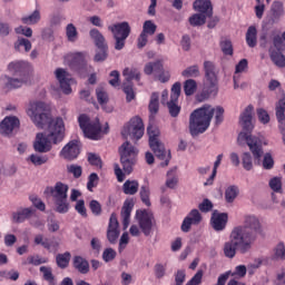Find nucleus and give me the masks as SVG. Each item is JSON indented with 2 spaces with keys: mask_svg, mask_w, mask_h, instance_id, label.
<instances>
[{
  "mask_svg": "<svg viewBox=\"0 0 285 285\" xmlns=\"http://www.w3.org/2000/svg\"><path fill=\"white\" fill-rule=\"evenodd\" d=\"M27 115L40 130H43L47 126L45 132H39L36 136L33 144L36 153H50V150H52V144H61L66 138V124L63 122V118H52L50 105L43 101L30 102Z\"/></svg>",
  "mask_w": 285,
  "mask_h": 285,
  "instance_id": "1",
  "label": "nucleus"
},
{
  "mask_svg": "<svg viewBox=\"0 0 285 285\" xmlns=\"http://www.w3.org/2000/svg\"><path fill=\"white\" fill-rule=\"evenodd\" d=\"M262 223L255 215L245 216L244 225H238L233 228L229 240L225 242L223 246V253L227 259H234L235 255H246L253 244L257 242L259 235H262Z\"/></svg>",
  "mask_w": 285,
  "mask_h": 285,
  "instance_id": "2",
  "label": "nucleus"
},
{
  "mask_svg": "<svg viewBox=\"0 0 285 285\" xmlns=\"http://www.w3.org/2000/svg\"><path fill=\"white\" fill-rule=\"evenodd\" d=\"M214 115L216 124H222V121H224V107L218 106L213 108L210 105H204L195 109L189 117V132L191 137H197L203 135L205 130H208Z\"/></svg>",
  "mask_w": 285,
  "mask_h": 285,
  "instance_id": "3",
  "label": "nucleus"
},
{
  "mask_svg": "<svg viewBox=\"0 0 285 285\" xmlns=\"http://www.w3.org/2000/svg\"><path fill=\"white\" fill-rule=\"evenodd\" d=\"M255 108L253 105H248L245 110L240 114L239 122L243 126V131L239 132L237 141L239 146H244L246 144L253 154L254 159H262V155H264V150L262 149V140L257 136L250 135L253 132V112Z\"/></svg>",
  "mask_w": 285,
  "mask_h": 285,
  "instance_id": "4",
  "label": "nucleus"
},
{
  "mask_svg": "<svg viewBox=\"0 0 285 285\" xmlns=\"http://www.w3.org/2000/svg\"><path fill=\"white\" fill-rule=\"evenodd\" d=\"M29 68L30 65L23 60H16L13 62H10L8 66L10 75L19 78L2 76L0 78V86H2L4 90H14L17 88H21L22 86H26L28 81H30V75H28Z\"/></svg>",
  "mask_w": 285,
  "mask_h": 285,
  "instance_id": "5",
  "label": "nucleus"
},
{
  "mask_svg": "<svg viewBox=\"0 0 285 285\" xmlns=\"http://www.w3.org/2000/svg\"><path fill=\"white\" fill-rule=\"evenodd\" d=\"M120 153V164H114V173L117 177V181L121 184L126 179V175H130L132 173V167L137 164V155L139 151L132 146L129 141H126L119 148Z\"/></svg>",
  "mask_w": 285,
  "mask_h": 285,
  "instance_id": "6",
  "label": "nucleus"
},
{
  "mask_svg": "<svg viewBox=\"0 0 285 285\" xmlns=\"http://www.w3.org/2000/svg\"><path fill=\"white\" fill-rule=\"evenodd\" d=\"M204 72L206 83L204 85L203 91L196 96L199 102L210 99L212 96L217 97V92H219V79L217 78L215 62L206 60L204 62Z\"/></svg>",
  "mask_w": 285,
  "mask_h": 285,
  "instance_id": "7",
  "label": "nucleus"
},
{
  "mask_svg": "<svg viewBox=\"0 0 285 285\" xmlns=\"http://www.w3.org/2000/svg\"><path fill=\"white\" fill-rule=\"evenodd\" d=\"M68 190L70 187L67 184L58 181L53 187H47L45 193L51 195L56 206V213L66 215L70 210V203H68Z\"/></svg>",
  "mask_w": 285,
  "mask_h": 285,
  "instance_id": "8",
  "label": "nucleus"
},
{
  "mask_svg": "<svg viewBox=\"0 0 285 285\" xmlns=\"http://www.w3.org/2000/svg\"><path fill=\"white\" fill-rule=\"evenodd\" d=\"M79 127L82 130L85 137L87 139H92L94 141H99L104 135H108V125H106L105 129H101V124L99 122V118L95 120L90 119L88 115L82 114L78 117Z\"/></svg>",
  "mask_w": 285,
  "mask_h": 285,
  "instance_id": "9",
  "label": "nucleus"
},
{
  "mask_svg": "<svg viewBox=\"0 0 285 285\" xmlns=\"http://www.w3.org/2000/svg\"><path fill=\"white\" fill-rule=\"evenodd\" d=\"M147 134L149 136V146L151 150L156 157L163 161L160 166H163V168L168 166V164H170V151H166V147L159 141V128L149 125Z\"/></svg>",
  "mask_w": 285,
  "mask_h": 285,
  "instance_id": "10",
  "label": "nucleus"
},
{
  "mask_svg": "<svg viewBox=\"0 0 285 285\" xmlns=\"http://www.w3.org/2000/svg\"><path fill=\"white\" fill-rule=\"evenodd\" d=\"M115 39V50H124L126 47V39L130 37V24L126 21L118 22L108 27Z\"/></svg>",
  "mask_w": 285,
  "mask_h": 285,
  "instance_id": "11",
  "label": "nucleus"
},
{
  "mask_svg": "<svg viewBox=\"0 0 285 285\" xmlns=\"http://www.w3.org/2000/svg\"><path fill=\"white\" fill-rule=\"evenodd\" d=\"M136 219L144 236L150 237V235H153V228H155V225L157 224L153 212L146 209H138L136 212Z\"/></svg>",
  "mask_w": 285,
  "mask_h": 285,
  "instance_id": "12",
  "label": "nucleus"
},
{
  "mask_svg": "<svg viewBox=\"0 0 285 285\" xmlns=\"http://www.w3.org/2000/svg\"><path fill=\"white\" fill-rule=\"evenodd\" d=\"M122 77H125V82L122 83V90L126 95L128 102L135 99V90L132 89V80L139 81L141 79V73L137 68H125L122 71Z\"/></svg>",
  "mask_w": 285,
  "mask_h": 285,
  "instance_id": "13",
  "label": "nucleus"
},
{
  "mask_svg": "<svg viewBox=\"0 0 285 285\" xmlns=\"http://www.w3.org/2000/svg\"><path fill=\"white\" fill-rule=\"evenodd\" d=\"M144 120H141L140 117L135 116L124 127L121 135L122 137H125V139H128V137H130L131 139L139 141V139L144 137Z\"/></svg>",
  "mask_w": 285,
  "mask_h": 285,
  "instance_id": "14",
  "label": "nucleus"
},
{
  "mask_svg": "<svg viewBox=\"0 0 285 285\" xmlns=\"http://www.w3.org/2000/svg\"><path fill=\"white\" fill-rule=\"evenodd\" d=\"M89 35L99 49L95 55L94 61H96V63L106 61V59H108V45H106V38H104V35H101L98 29H91Z\"/></svg>",
  "mask_w": 285,
  "mask_h": 285,
  "instance_id": "15",
  "label": "nucleus"
},
{
  "mask_svg": "<svg viewBox=\"0 0 285 285\" xmlns=\"http://www.w3.org/2000/svg\"><path fill=\"white\" fill-rule=\"evenodd\" d=\"M144 72L145 75H153L154 72L161 83L170 81V72L164 70V63L160 60L145 65Z\"/></svg>",
  "mask_w": 285,
  "mask_h": 285,
  "instance_id": "16",
  "label": "nucleus"
},
{
  "mask_svg": "<svg viewBox=\"0 0 285 285\" xmlns=\"http://www.w3.org/2000/svg\"><path fill=\"white\" fill-rule=\"evenodd\" d=\"M181 95V82H175L171 87L170 100L166 102L171 117H178L181 112L179 107V96Z\"/></svg>",
  "mask_w": 285,
  "mask_h": 285,
  "instance_id": "17",
  "label": "nucleus"
},
{
  "mask_svg": "<svg viewBox=\"0 0 285 285\" xmlns=\"http://www.w3.org/2000/svg\"><path fill=\"white\" fill-rule=\"evenodd\" d=\"M21 120L17 116H7L0 122V134L3 137H12L14 130H19Z\"/></svg>",
  "mask_w": 285,
  "mask_h": 285,
  "instance_id": "18",
  "label": "nucleus"
},
{
  "mask_svg": "<svg viewBox=\"0 0 285 285\" xmlns=\"http://www.w3.org/2000/svg\"><path fill=\"white\" fill-rule=\"evenodd\" d=\"M86 56L87 53L83 51L67 53L65 56V63L66 66H69V68L79 70V68L86 66Z\"/></svg>",
  "mask_w": 285,
  "mask_h": 285,
  "instance_id": "19",
  "label": "nucleus"
},
{
  "mask_svg": "<svg viewBox=\"0 0 285 285\" xmlns=\"http://www.w3.org/2000/svg\"><path fill=\"white\" fill-rule=\"evenodd\" d=\"M79 153H81L79 141L71 140L61 149L60 157H62V159H67V161H72V159H77L79 157Z\"/></svg>",
  "mask_w": 285,
  "mask_h": 285,
  "instance_id": "20",
  "label": "nucleus"
},
{
  "mask_svg": "<svg viewBox=\"0 0 285 285\" xmlns=\"http://www.w3.org/2000/svg\"><path fill=\"white\" fill-rule=\"evenodd\" d=\"M56 79L60 85V88L65 95H70L72 92V88L70 87V82L72 81V78L70 77V73L66 71L63 68H58L55 71Z\"/></svg>",
  "mask_w": 285,
  "mask_h": 285,
  "instance_id": "21",
  "label": "nucleus"
},
{
  "mask_svg": "<svg viewBox=\"0 0 285 285\" xmlns=\"http://www.w3.org/2000/svg\"><path fill=\"white\" fill-rule=\"evenodd\" d=\"M198 224H202V214L199 209H191L183 220L181 230L183 233H189L191 226H197Z\"/></svg>",
  "mask_w": 285,
  "mask_h": 285,
  "instance_id": "22",
  "label": "nucleus"
},
{
  "mask_svg": "<svg viewBox=\"0 0 285 285\" xmlns=\"http://www.w3.org/2000/svg\"><path fill=\"white\" fill-rule=\"evenodd\" d=\"M107 239L110 244H115L119 239V220H117V214L115 213L109 218Z\"/></svg>",
  "mask_w": 285,
  "mask_h": 285,
  "instance_id": "23",
  "label": "nucleus"
},
{
  "mask_svg": "<svg viewBox=\"0 0 285 285\" xmlns=\"http://www.w3.org/2000/svg\"><path fill=\"white\" fill-rule=\"evenodd\" d=\"M132 208H135V202L132 199L125 200L120 213L125 230L128 228V226H130V215L132 213Z\"/></svg>",
  "mask_w": 285,
  "mask_h": 285,
  "instance_id": "24",
  "label": "nucleus"
},
{
  "mask_svg": "<svg viewBox=\"0 0 285 285\" xmlns=\"http://www.w3.org/2000/svg\"><path fill=\"white\" fill-rule=\"evenodd\" d=\"M35 215V209L31 207L19 208L17 212L12 213V222L14 224H23L26 219H30Z\"/></svg>",
  "mask_w": 285,
  "mask_h": 285,
  "instance_id": "25",
  "label": "nucleus"
},
{
  "mask_svg": "<svg viewBox=\"0 0 285 285\" xmlns=\"http://www.w3.org/2000/svg\"><path fill=\"white\" fill-rule=\"evenodd\" d=\"M194 10L200 12V14L213 17V4L210 3V0H196L194 2Z\"/></svg>",
  "mask_w": 285,
  "mask_h": 285,
  "instance_id": "26",
  "label": "nucleus"
},
{
  "mask_svg": "<svg viewBox=\"0 0 285 285\" xmlns=\"http://www.w3.org/2000/svg\"><path fill=\"white\" fill-rule=\"evenodd\" d=\"M226 224H228V214H213L212 226L214 230H224V228H226Z\"/></svg>",
  "mask_w": 285,
  "mask_h": 285,
  "instance_id": "27",
  "label": "nucleus"
},
{
  "mask_svg": "<svg viewBox=\"0 0 285 285\" xmlns=\"http://www.w3.org/2000/svg\"><path fill=\"white\" fill-rule=\"evenodd\" d=\"M276 119L279 130H285V98H282L276 104Z\"/></svg>",
  "mask_w": 285,
  "mask_h": 285,
  "instance_id": "28",
  "label": "nucleus"
},
{
  "mask_svg": "<svg viewBox=\"0 0 285 285\" xmlns=\"http://www.w3.org/2000/svg\"><path fill=\"white\" fill-rule=\"evenodd\" d=\"M73 267L76 271H78V273H81V275H87V273L90 271V264L81 256L73 257Z\"/></svg>",
  "mask_w": 285,
  "mask_h": 285,
  "instance_id": "29",
  "label": "nucleus"
},
{
  "mask_svg": "<svg viewBox=\"0 0 285 285\" xmlns=\"http://www.w3.org/2000/svg\"><path fill=\"white\" fill-rule=\"evenodd\" d=\"M33 242H35L36 246H41L42 248H46L47 250H50L51 248H57V246H59V243L50 242L48 238H45L43 235H41V234L36 235Z\"/></svg>",
  "mask_w": 285,
  "mask_h": 285,
  "instance_id": "30",
  "label": "nucleus"
},
{
  "mask_svg": "<svg viewBox=\"0 0 285 285\" xmlns=\"http://www.w3.org/2000/svg\"><path fill=\"white\" fill-rule=\"evenodd\" d=\"M269 57L274 66H277V68H285V56L281 50L276 51L273 48H269Z\"/></svg>",
  "mask_w": 285,
  "mask_h": 285,
  "instance_id": "31",
  "label": "nucleus"
},
{
  "mask_svg": "<svg viewBox=\"0 0 285 285\" xmlns=\"http://www.w3.org/2000/svg\"><path fill=\"white\" fill-rule=\"evenodd\" d=\"M245 41L248 48H255L257 46V27L250 26L245 35Z\"/></svg>",
  "mask_w": 285,
  "mask_h": 285,
  "instance_id": "32",
  "label": "nucleus"
},
{
  "mask_svg": "<svg viewBox=\"0 0 285 285\" xmlns=\"http://www.w3.org/2000/svg\"><path fill=\"white\" fill-rule=\"evenodd\" d=\"M237 197H239V187L237 185H230L225 189V202L233 204Z\"/></svg>",
  "mask_w": 285,
  "mask_h": 285,
  "instance_id": "33",
  "label": "nucleus"
},
{
  "mask_svg": "<svg viewBox=\"0 0 285 285\" xmlns=\"http://www.w3.org/2000/svg\"><path fill=\"white\" fill-rule=\"evenodd\" d=\"M139 190V181L137 180H126L122 185V193L125 195H137V191Z\"/></svg>",
  "mask_w": 285,
  "mask_h": 285,
  "instance_id": "34",
  "label": "nucleus"
},
{
  "mask_svg": "<svg viewBox=\"0 0 285 285\" xmlns=\"http://www.w3.org/2000/svg\"><path fill=\"white\" fill-rule=\"evenodd\" d=\"M21 21L26 26H35L41 21V12L39 10H35L31 14L22 17Z\"/></svg>",
  "mask_w": 285,
  "mask_h": 285,
  "instance_id": "35",
  "label": "nucleus"
},
{
  "mask_svg": "<svg viewBox=\"0 0 285 285\" xmlns=\"http://www.w3.org/2000/svg\"><path fill=\"white\" fill-rule=\"evenodd\" d=\"M222 159H224V154H219L216 157V160L214 163V168L212 175L208 177V179L205 181V186H213V181H215V177H217V169L222 165Z\"/></svg>",
  "mask_w": 285,
  "mask_h": 285,
  "instance_id": "36",
  "label": "nucleus"
},
{
  "mask_svg": "<svg viewBox=\"0 0 285 285\" xmlns=\"http://www.w3.org/2000/svg\"><path fill=\"white\" fill-rule=\"evenodd\" d=\"M202 72L199 71V66L193 65L183 70L181 76L186 79H197Z\"/></svg>",
  "mask_w": 285,
  "mask_h": 285,
  "instance_id": "37",
  "label": "nucleus"
},
{
  "mask_svg": "<svg viewBox=\"0 0 285 285\" xmlns=\"http://www.w3.org/2000/svg\"><path fill=\"white\" fill-rule=\"evenodd\" d=\"M14 48L18 52H21L22 50H24V52H30V50H32V42L26 38H19L14 42Z\"/></svg>",
  "mask_w": 285,
  "mask_h": 285,
  "instance_id": "38",
  "label": "nucleus"
},
{
  "mask_svg": "<svg viewBox=\"0 0 285 285\" xmlns=\"http://www.w3.org/2000/svg\"><path fill=\"white\" fill-rule=\"evenodd\" d=\"M66 37L70 43H75V41L79 39V31H77V27L72 23H68L66 27Z\"/></svg>",
  "mask_w": 285,
  "mask_h": 285,
  "instance_id": "39",
  "label": "nucleus"
},
{
  "mask_svg": "<svg viewBox=\"0 0 285 285\" xmlns=\"http://www.w3.org/2000/svg\"><path fill=\"white\" fill-rule=\"evenodd\" d=\"M184 92L186 97H193V94L197 92V81L195 79H187L184 82Z\"/></svg>",
  "mask_w": 285,
  "mask_h": 285,
  "instance_id": "40",
  "label": "nucleus"
},
{
  "mask_svg": "<svg viewBox=\"0 0 285 285\" xmlns=\"http://www.w3.org/2000/svg\"><path fill=\"white\" fill-rule=\"evenodd\" d=\"M70 252H66L63 254H59L56 257V262L59 266V268H68V264H70Z\"/></svg>",
  "mask_w": 285,
  "mask_h": 285,
  "instance_id": "41",
  "label": "nucleus"
},
{
  "mask_svg": "<svg viewBox=\"0 0 285 285\" xmlns=\"http://www.w3.org/2000/svg\"><path fill=\"white\" fill-rule=\"evenodd\" d=\"M142 35H147V37H153L155 32H157V24H155L151 20H146L142 24Z\"/></svg>",
  "mask_w": 285,
  "mask_h": 285,
  "instance_id": "42",
  "label": "nucleus"
},
{
  "mask_svg": "<svg viewBox=\"0 0 285 285\" xmlns=\"http://www.w3.org/2000/svg\"><path fill=\"white\" fill-rule=\"evenodd\" d=\"M149 111L151 115H157L159 112V94H151L150 102H149Z\"/></svg>",
  "mask_w": 285,
  "mask_h": 285,
  "instance_id": "43",
  "label": "nucleus"
},
{
  "mask_svg": "<svg viewBox=\"0 0 285 285\" xmlns=\"http://www.w3.org/2000/svg\"><path fill=\"white\" fill-rule=\"evenodd\" d=\"M140 199L145 206H151L150 203V187L148 185H142L140 187Z\"/></svg>",
  "mask_w": 285,
  "mask_h": 285,
  "instance_id": "44",
  "label": "nucleus"
},
{
  "mask_svg": "<svg viewBox=\"0 0 285 285\" xmlns=\"http://www.w3.org/2000/svg\"><path fill=\"white\" fill-rule=\"evenodd\" d=\"M98 185L99 175H97V173L90 174L87 181V189L89 190V193H92V190H95V188H97Z\"/></svg>",
  "mask_w": 285,
  "mask_h": 285,
  "instance_id": "45",
  "label": "nucleus"
},
{
  "mask_svg": "<svg viewBox=\"0 0 285 285\" xmlns=\"http://www.w3.org/2000/svg\"><path fill=\"white\" fill-rule=\"evenodd\" d=\"M205 13H195L189 18L190 26H204L206 23Z\"/></svg>",
  "mask_w": 285,
  "mask_h": 285,
  "instance_id": "46",
  "label": "nucleus"
},
{
  "mask_svg": "<svg viewBox=\"0 0 285 285\" xmlns=\"http://www.w3.org/2000/svg\"><path fill=\"white\" fill-rule=\"evenodd\" d=\"M246 273H247L246 265H237L235 267L234 272L230 271L229 276L236 277L237 279H242V278L246 277Z\"/></svg>",
  "mask_w": 285,
  "mask_h": 285,
  "instance_id": "47",
  "label": "nucleus"
},
{
  "mask_svg": "<svg viewBox=\"0 0 285 285\" xmlns=\"http://www.w3.org/2000/svg\"><path fill=\"white\" fill-rule=\"evenodd\" d=\"M242 164L245 170H253V156L246 151L242 155Z\"/></svg>",
  "mask_w": 285,
  "mask_h": 285,
  "instance_id": "48",
  "label": "nucleus"
},
{
  "mask_svg": "<svg viewBox=\"0 0 285 285\" xmlns=\"http://www.w3.org/2000/svg\"><path fill=\"white\" fill-rule=\"evenodd\" d=\"M40 273H42L43 279L46 282H49V284H52L55 282V275H52V267L41 266Z\"/></svg>",
  "mask_w": 285,
  "mask_h": 285,
  "instance_id": "49",
  "label": "nucleus"
},
{
  "mask_svg": "<svg viewBox=\"0 0 285 285\" xmlns=\"http://www.w3.org/2000/svg\"><path fill=\"white\" fill-rule=\"evenodd\" d=\"M75 210L81 217H88V210L86 209V202L83 199L77 200Z\"/></svg>",
  "mask_w": 285,
  "mask_h": 285,
  "instance_id": "50",
  "label": "nucleus"
},
{
  "mask_svg": "<svg viewBox=\"0 0 285 285\" xmlns=\"http://www.w3.org/2000/svg\"><path fill=\"white\" fill-rule=\"evenodd\" d=\"M275 259H285V245L283 242L278 243L274 248Z\"/></svg>",
  "mask_w": 285,
  "mask_h": 285,
  "instance_id": "51",
  "label": "nucleus"
},
{
  "mask_svg": "<svg viewBox=\"0 0 285 285\" xmlns=\"http://www.w3.org/2000/svg\"><path fill=\"white\" fill-rule=\"evenodd\" d=\"M29 160L31 161V164H33V166H43V164L48 161V157L32 154L29 157Z\"/></svg>",
  "mask_w": 285,
  "mask_h": 285,
  "instance_id": "52",
  "label": "nucleus"
},
{
  "mask_svg": "<svg viewBox=\"0 0 285 285\" xmlns=\"http://www.w3.org/2000/svg\"><path fill=\"white\" fill-rule=\"evenodd\" d=\"M269 188L274 193H282V177H274L269 180Z\"/></svg>",
  "mask_w": 285,
  "mask_h": 285,
  "instance_id": "53",
  "label": "nucleus"
},
{
  "mask_svg": "<svg viewBox=\"0 0 285 285\" xmlns=\"http://www.w3.org/2000/svg\"><path fill=\"white\" fill-rule=\"evenodd\" d=\"M275 166V160L273 159V156L271 154H265L263 158V168L265 170H272V168Z\"/></svg>",
  "mask_w": 285,
  "mask_h": 285,
  "instance_id": "54",
  "label": "nucleus"
},
{
  "mask_svg": "<svg viewBox=\"0 0 285 285\" xmlns=\"http://www.w3.org/2000/svg\"><path fill=\"white\" fill-rule=\"evenodd\" d=\"M272 12L274 17H282V14H284V4L281 1H274L272 4Z\"/></svg>",
  "mask_w": 285,
  "mask_h": 285,
  "instance_id": "55",
  "label": "nucleus"
},
{
  "mask_svg": "<svg viewBox=\"0 0 285 285\" xmlns=\"http://www.w3.org/2000/svg\"><path fill=\"white\" fill-rule=\"evenodd\" d=\"M115 257H117V252L110 247L106 248L102 253V259L106 263L112 262V259H115Z\"/></svg>",
  "mask_w": 285,
  "mask_h": 285,
  "instance_id": "56",
  "label": "nucleus"
},
{
  "mask_svg": "<svg viewBox=\"0 0 285 285\" xmlns=\"http://www.w3.org/2000/svg\"><path fill=\"white\" fill-rule=\"evenodd\" d=\"M89 208L92 213V215H96V217H99V215H101V204L94 199L89 203Z\"/></svg>",
  "mask_w": 285,
  "mask_h": 285,
  "instance_id": "57",
  "label": "nucleus"
},
{
  "mask_svg": "<svg viewBox=\"0 0 285 285\" xmlns=\"http://www.w3.org/2000/svg\"><path fill=\"white\" fill-rule=\"evenodd\" d=\"M220 48L224 55L233 56V42H230V40H223L220 42Z\"/></svg>",
  "mask_w": 285,
  "mask_h": 285,
  "instance_id": "58",
  "label": "nucleus"
},
{
  "mask_svg": "<svg viewBox=\"0 0 285 285\" xmlns=\"http://www.w3.org/2000/svg\"><path fill=\"white\" fill-rule=\"evenodd\" d=\"M96 95H97L98 104H100L101 106H104V104H108V94L104 91V89L98 88L96 90Z\"/></svg>",
  "mask_w": 285,
  "mask_h": 285,
  "instance_id": "59",
  "label": "nucleus"
},
{
  "mask_svg": "<svg viewBox=\"0 0 285 285\" xmlns=\"http://www.w3.org/2000/svg\"><path fill=\"white\" fill-rule=\"evenodd\" d=\"M67 170L68 173L73 175L76 179H79V177H81L82 169H81V166L79 165H70L67 167Z\"/></svg>",
  "mask_w": 285,
  "mask_h": 285,
  "instance_id": "60",
  "label": "nucleus"
},
{
  "mask_svg": "<svg viewBox=\"0 0 285 285\" xmlns=\"http://www.w3.org/2000/svg\"><path fill=\"white\" fill-rule=\"evenodd\" d=\"M198 208L202 213H210V210H213V203L208 198H205L203 203L198 205Z\"/></svg>",
  "mask_w": 285,
  "mask_h": 285,
  "instance_id": "61",
  "label": "nucleus"
},
{
  "mask_svg": "<svg viewBox=\"0 0 285 285\" xmlns=\"http://www.w3.org/2000/svg\"><path fill=\"white\" fill-rule=\"evenodd\" d=\"M257 116L261 124H268V121H271V116L268 115V111H266L265 109H257Z\"/></svg>",
  "mask_w": 285,
  "mask_h": 285,
  "instance_id": "62",
  "label": "nucleus"
},
{
  "mask_svg": "<svg viewBox=\"0 0 285 285\" xmlns=\"http://www.w3.org/2000/svg\"><path fill=\"white\" fill-rule=\"evenodd\" d=\"M16 35H23V37H32V28L20 26L14 29Z\"/></svg>",
  "mask_w": 285,
  "mask_h": 285,
  "instance_id": "63",
  "label": "nucleus"
},
{
  "mask_svg": "<svg viewBox=\"0 0 285 285\" xmlns=\"http://www.w3.org/2000/svg\"><path fill=\"white\" fill-rule=\"evenodd\" d=\"M203 277H204V272L198 271V272L194 275V277H193L189 282H187L186 285H199V284H202V278H203Z\"/></svg>",
  "mask_w": 285,
  "mask_h": 285,
  "instance_id": "64",
  "label": "nucleus"
}]
</instances>
